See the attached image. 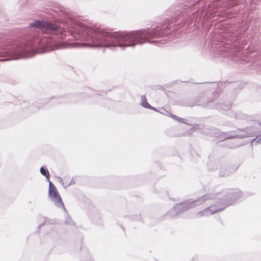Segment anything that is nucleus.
Returning <instances> with one entry per match:
<instances>
[{"mask_svg":"<svg viewBox=\"0 0 261 261\" xmlns=\"http://www.w3.org/2000/svg\"><path fill=\"white\" fill-rule=\"evenodd\" d=\"M163 34L157 27L155 30L152 29L144 31L129 33H113L105 31H97L94 35L90 36L93 46H106L103 43L106 41L111 43L112 45L119 46H134L137 44H142L147 42L153 37H159Z\"/></svg>","mask_w":261,"mask_h":261,"instance_id":"1","label":"nucleus"},{"mask_svg":"<svg viewBox=\"0 0 261 261\" xmlns=\"http://www.w3.org/2000/svg\"><path fill=\"white\" fill-rule=\"evenodd\" d=\"M48 194L50 198L58 207L64 208V203L56 187L51 182H49Z\"/></svg>","mask_w":261,"mask_h":261,"instance_id":"2","label":"nucleus"},{"mask_svg":"<svg viewBox=\"0 0 261 261\" xmlns=\"http://www.w3.org/2000/svg\"><path fill=\"white\" fill-rule=\"evenodd\" d=\"M30 27H34L44 31H57L58 26L51 23H46L41 21H35L34 22L30 24Z\"/></svg>","mask_w":261,"mask_h":261,"instance_id":"3","label":"nucleus"},{"mask_svg":"<svg viewBox=\"0 0 261 261\" xmlns=\"http://www.w3.org/2000/svg\"><path fill=\"white\" fill-rule=\"evenodd\" d=\"M141 106L145 108L154 110L156 111V109L153 107H151L150 104L147 102V98L145 95L141 96Z\"/></svg>","mask_w":261,"mask_h":261,"instance_id":"4","label":"nucleus"},{"mask_svg":"<svg viewBox=\"0 0 261 261\" xmlns=\"http://www.w3.org/2000/svg\"><path fill=\"white\" fill-rule=\"evenodd\" d=\"M40 172L42 175H44L48 179H49V177H50L49 173L48 171L45 168H44L43 167H42L40 168Z\"/></svg>","mask_w":261,"mask_h":261,"instance_id":"5","label":"nucleus"},{"mask_svg":"<svg viewBox=\"0 0 261 261\" xmlns=\"http://www.w3.org/2000/svg\"><path fill=\"white\" fill-rule=\"evenodd\" d=\"M46 38H42L41 39V41L40 42H38V43L41 44V45H44V44H45L46 43Z\"/></svg>","mask_w":261,"mask_h":261,"instance_id":"6","label":"nucleus"},{"mask_svg":"<svg viewBox=\"0 0 261 261\" xmlns=\"http://www.w3.org/2000/svg\"><path fill=\"white\" fill-rule=\"evenodd\" d=\"M172 117L173 119H176V120H178V121H181V120H182V119H181V118H178V117H177L176 116H175V115H173L172 116Z\"/></svg>","mask_w":261,"mask_h":261,"instance_id":"7","label":"nucleus"},{"mask_svg":"<svg viewBox=\"0 0 261 261\" xmlns=\"http://www.w3.org/2000/svg\"><path fill=\"white\" fill-rule=\"evenodd\" d=\"M85 29L84 28H81L82 31H81V30H79V32L83 33V32L85 30Z\"/></svg>","mask_w":261,"mask_h":261,"instance_id":"8","label":"nucleus"},{"mask_svg":"<svg viewBox=\"0 0 261 261\" xmlns=\"http://www.w3.org/2000/svg\"><path fill=\"white\" fill-rule=\"evenodd\" d=\"M259 140H260V142H261V138H260V139H259Z\"/></svg>","mask_w":261,"mask_h":261,"instance_id":"9","label":"nucleus"}]
</instances>
